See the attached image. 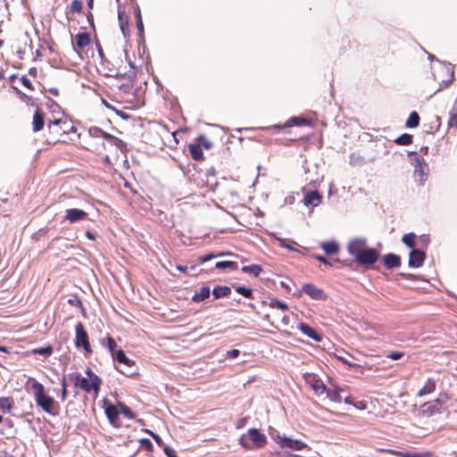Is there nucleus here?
I'll return each mask as SVG.
<instances>
[{
  "instance_id": "obj_1",
  "label": "nucleus",
  "mask_w": 457,
  "mask_h": 457,
  "mask_svg": "<svg viewBox=\"0 0 457 457\" xmlns=\"http://www.w3.org/2000/svg\"><path fill=\"white\" fill-rule=\"evenodd\" d=\"M47 132L46 141L48 145L57 143H66L68 140H74L73 136L79 137L77 127L64 116L63 112H59L57 115L48 117Z\"/></svg>"
},
{
  "instance_id": "obj_2",
  "label": "nucleus",
  "mask_w": 457,
  "mask_h": 457,
  "mask_svg": "<svg viewBox=\"0 0 457 457\" xmlns=\"http://www.w3.org/2000/svg\"><path fill=\"white\" fill-rule=\"evenodd\" d=\"M30 386L37 406L46 413L55 415L59 409L58 403L54 397L48 395L43 384L33 378H29L27 386Z\"/></svg>"
},
{
  "instance_id": "obj_3",
  "label": "nucleus",
  "mask_w": 457,
  "mask_h": 457,
  "mask_svg": "<svg viewBox=\"0 0 457 457\" xmlns=\"http://www.w3.org/2000/svg\"><path fill=\"white\" fill-rule=\"evenodd\" d=\"M114 139V136L97 127H91L88 129L87 136L83 138L82 147L94 153H101L105 149L104 140L112 142Z\"/></svg>"
},
{
  "instance_id": "obj_4",
  "label": "nucleus",
  "mask_w": 457,
  "mask_h": 457,
  "mask_svg": "<svg viewBox=\"0 0 457 457\" xmlns=\"http://www.w3.org/2000/svg\"><path fill=\"white\" fill-rule=\"evenodd\" d=\"M71 378L74 382V386L83 390L87 394H94V397L96 398L99 395L102 379L99 376H94L92 380L83 377L80 373L76 372L70 375Z\"/></svg>"
},
{
  "instance_id": "obj_5",
  "label": "nucleus",
  "mask_w": 457,
  "mask_h": 457,
  "mask_svg": "<svg viewBox=\"0 0 457 457\" xmlns=\"http://www.w3.org/2000/svg\"><path fill=\"white\" fill-rule=\"evenodd\" d=\"M240 445L246 450L262 448L267 444L266 436L257 428H250L247 435H242L239 438Z\"/></svg>"
},
{
  "instance_id": "obj_6",
  "label": "nucleus",
  "mask_w": 457,
  "mask_h": 457,
  "mask_svg": "<svg viewBox=\"0 0 457 457\" xmlns=\"http://www.w3.org/2000/svg\"><path fill=\"white\" fill-rule=\"evenodd\" d=\"M75 345L77 348H83L87 353H91L92 349L89 343L87 332L83 324L79 322L75 326Z\"/></svg>"
},
{
  "instance_id": "obj_7",
  "label": "nucleus",
  "mask_w": 457,
  "mask_h": 457,
  "mask_svg": "<svg viewBox=\"0 0 457 457\" xmlns=\"http://www.w3.org/2000/svg\"><path fill=\"white\" fill-rule=\"evenodd\" d=\"M379 257V253L374 248H366L354 260L356 263L365 268L371 267Z\"/></svg>"
},
{
  "instance_id": "obj_8",
  "label": "nucleus",
  "mask_w": 457,
  "mask_h": 457,
  "mask_svg": "<svg viewBox=\"0 0 457 457\" xmlns=\"http://www.w3.org/2000/svg\"><path fill=\"white\" fill-rule=\"evenodd\" d=\"M304 380L307 385L314 391L315 395L320 396L325 394L327 386L323 381L313 373H305L303 375Z\"/></svg>"
},
{
  "instance_id": "obj_9",
  "label": "nucleus",
  "mask_w": 457,
  "mask_h": 457,
  "mask_svg": "<svg viewBox=\"0 0 457 457\" xmlns=\"http://www.w3.org/2000/svg\"><path fill=\"white\" fill-rule=\"evenodd\" d=\"M366 239L354 238L347 245V251L354 260L366 249Z\"/></svg>"
},
{
  "instance_id": "obj_10",
  "label": "nucleus",
  "mask_w": 457,
  "mask_h": 457,
  "mask_svg": "<svg viewBox=\"0 0 457 457\" xmlns=\"http://www.w3.org/2000/svg\"><path fill=\"white\" fill-rule=\"evenodd\" d=\"M302 292L305 293L314 300H326L328 298L327 295L321 288L317 287L314 284L312 283H306L303 285Z\"/></svg>"
},
{
  "instance_id": "obj_11",
  "label": "nucleus",
  "mask_w": 457,
  "mask_h": 457,
  "mask_svg": "<svg viewBox=\"0 0 457 457\" xmlns=\"http://www.w3.org/2000/svg\"><path fill=\"white\" fill-rule=\"evenodd\" d=\"M104 412H105V415H106L109 422L112 426H114L116 428L120 426V422L119 420V415L120 414L119 404L114 405L112 403H105Z\"/></svg>"
},
{
  "instance_id": "obj_12",
  "label": "nucleus",
  "mask_w": 457,
  "mask_h": 457,
  "mask_svg": "<svg viewBox=\"0 0 457 457\" xmlns=\"http://www.w3.org/2000/svg\"><path fill=\"white\" fill-rule=\"evenodd\" d=\"M121 101L132 104L136 100L134 86L131 83L122 84L119 87Z\"/></svg>"
},
{
  "instance_id": "obj_13",
  "label": "nucleus",
  "mask_w": 457,
  "mask_h": 457,
  "mask_svg": "<svg viewBox=\"0 0 457 457\" xmlns=\"http://www.w3.org/2000/svg\"><path fill=\"white\" fill-rule=\"evenodd\" d=\"M91 37L87 32H79L76 35L75 40L73 41V48L76 52L83 51L87 46L90 45Z\"/></svg>"
},
{
  "instance_id": "obj_14",
  "label": "nucleus",
  "mask_w": 457,
  "mask_h": 457,
  "mask_svg": "<svg viewBox=\"0 0 457 457\" xmlns=\"http://www.w3.org/2000/svg\"><path fill=\"white\" fill-rule=\"evenodd\" d=\"M387 452L396 457H438L435 453L430 451L417 453L408 451L388 450Z\"/></svg>"
},
{
  "instance_id": "obj_15",
  "label": "nucleus",
  "mask_w": 457,
  "mask_h": 457,
  "mask_svg": "<svg viewBox=\"0 0 457 457\" xmlns=\"http://www.w3.org/2000/svg\"><path fill=\"white\" fill-rule=\"evenodd\" d=\"M426 254L423 251L412 249L409 255L408 264L410 267L419 268L423 265Z\"/></svg>"
},
{
  "instance_id": "obj_16",
  "label": "nucleus",
  "mask_w": 457,
  "mask_h": 457,
  "mask_svg": "<svg viewBox=\"0 0 457 457\" xmlns=\"http://www.w3.org/2000/svg\"><path fill=\"white\" fill-rule=\"evenodd\" d=\"M443 404H444V402L442 400H440L439 398H436L433 401L425 403L422 405V412H423V414H426L428 416L434 415L435 413H437L440 411V409Z\"/></svg>"
},
{
  "instance_id": "obj_17",
  "label": "nucleus",
  "mask_w": 457,
  "mask_h": 457,
  "mask_svg": "<svg viewBox=\"0 0 457 457\" xmlns=\"http://www.w3.org/2000/svg\"><path fill=\"white\" fill-rule=\"evenodd\" d=\"M312 121L303 117H292L283 125H274L271 128L274 129H286L292 126H304L311 125Z\"/></svg>"
},
{
  "instance_id": "obj_18",
  "label": "nucleus",
  "mask_w": 457,
  "mask_h": 457,
  "mask_svg": "<svg viewBox=\"0 0 457 457\" xmlns=\"http://www.w3.org/2000/svg\"><path fill=\"white\" fill-rule=\"evenodd\" d=\"M88 216L87 212L81 209L71 208L66 210L65 219L74 223L85 220Z\"/></svg>"
},
{
  "instance_id": "obj_19",
  "label": "nucleus",
  "mask_w": 457,
  "mask_h": 457,
  "mask_svg": "<svg viewBox=\"0 0 457 457\" xmlns=\"http://www.w3.org/2000/svg\"><path fill=\"white\" fill-rule=\"evenodd\" d=\"M46 123V118L43 111L39 108L36 110L32 120V129L34 132H38L43 129Z\"/></svg>"
},
{
  "instance_id": "obj_20",
  "label": "nucleus",
  "mask_w": 457,
  "mask_h": 457,
  "mask_svg": "<svg viewBox=\"0 0 457 457\" xmlns=\"http://www.w3.org/2000/svg\"><path fill=\"white\" fill-rule=\"evenodd\" d=\"M188 151L193 160L196 162H202L204 160L201 144H198L195 140L194 143L188 145Z\"/></svg>"
},
{
  "instance_id": "obj_21",
  "label": "nucleus",
  "mask_w": 457,
  "mask_h": 457,
  "mask_svg": "<svg viewBox=\"0 0 457 457\" xmlns=\"http://www.w3.org/2000/svg\"><path fill=\"white\" fill-rule=\"evenodd\" d=\"M322 196L318 191H309L304 195L303 204L306 206H318L321 202Z\"/></svg>"
},
{
  "instance_id": "obj_22",
  "label": "nucleus",
  "mask_w": 457,
  "mask_h": 457,
  "mask_svg": "<svg viewBox=\"0 0 457 457\" xmlns=\"http://www.w3.org/2000/svg\"><path fill=\"white\" fill-rule=\"evenodd\" d=\"M299 329L303 332V334L313 339L314 341L320 342L321 340V336L318 333V331L314 328L309 326L307 323H300Z\"/></svg>"
},
{
  "instance_id": "obj_23",
  "label": "nucleus",
  "mask_w": 457,
  "mask_h": 457,
  "mask_svg": "<svg viewBox=\"0 0 457 457\" xmlns=\"http://www.w3.org/2000/svg\"><path fill=\"white\" fill-rule=\"evenodd\" d=\"M83 10V3L81 0H72L71 4L66 8L65 14L67 19H71L75 13H81Z\"/></svg>"
},
{
  "instance_id": "obj_24",
  "label": "nucleus",
  "mask_w": 457,
  "mask_h": 457,
  "mask_svg": "<svg viewBox=\"0 0 457 457\" xmlns=\"http://www.w3.org/2000/svg\"><path fill=\"white\" fill-rule=\"evenodd\" d=\"M118 21L123 35L126 36L127 34H129V15L125 12V11H122L120 9L118 11Z\"/></svg>"
},
{
  "instance_id": "obj_25",
  "label": "nucleus",
  "mask_w": 457,
  "mask_h": 457,
  "mask_svg": "<svg viewBox=\"0 0 457 457\" xmlns=\"http://www.w3.org/2000/svg\"><path fill=\"white\" fill-rule=\"evenodd\" d=\"M384 264L389 270L397 268L401 265V259L395 253H388L384 256Z\"/></svg>"
},
{
  "instance_id": "obj_26",
  "label": "nucleus",
  "mask_w": 457,
  "mask_h": 457,
  "mask_svg": "<svg viewBox=\"0 0 457 457\" xmlns=\"http://www.w3.org/2000/svg\"><path fill=\"white\" fill-rule=\"evenodd\" d=\"M436 383L432 378H428L424 386L417 393L418 397L433 393L436 390Z\"/></svg>"
},
{
  "instance_id": "obj_27",
  "label": "nucleus",
  "mask_w": 457,
  "mask_h": 457,
  "mask_svg": "<svg viewBox=\"0 0 457 457\" xmlns=\"http://www.w3.org/2000/svg\"><path fill=\"white\" fill-rule=\"evenodd\" d=\"M112 357L113 358V360L117 361L118 362L122 363L129 367H131L135 364V361L129 359L126 356L124 351L121 349H119L117 352H114L113 354L112 355Z\"/></svg>"
},
{
  "instance_id": "obj_28",
  "label": "nucleus",
  "mask_w": 457,
  "mask_h": 457,
  "mask_svg": "<svg viewBox=\"0 0 457 457\" xmlns=\"http://www.w3.org/2000/svg\"><path fill=\"white\" fill-rule=\"evenodd\" d=\"M134 12H135V19H136V26L138 31V35L140 37H143L144 36V24L142 20V14L139 5L136 3L134 5Z\"/></svg>"
},
{
  "instance_id": "obj_29",
  "label": "nucleus",
  "mask_w": 457,
  "mask_h": 457,
  "mask_svg": "<svg viewBox=\"0 0 457 457\" xmlns=\"http://www.w3.org/2000/svg\"><path fill=\"white\" fill-rule=\"evenodd\" d=\"M320 248L326 253L328 255H333L338 253L339 245L335 241H327L320 244Z\"/></svg>"
},
{
  "instance_id": "obj_30",
  "label": "nucleus",
  "mask_w": 457,
  "mask_h": 457,
  "mask_svg": "<svg viewBox=\"0 0 457 457\" xmlns=\"http://www.w3.org/2000/svg\"><path fill=\"white\" fill-rule=\"evenodd\" d=\"M283 445L287 446L290 449L300 451L307 447L306 444L299 440H294L290 438H285L283 441Z\"/></svg>"
},
{
  "instance_id": "obj_31",
  "label": "nucleus",
  "mask_w": 457,
  "mask_h": 457,
  "mask_svg": "<svg viewBox=\"0 0 457 457\" xmlns=\"http://www.w3.org/2000/svg\"><path fill=\"white\" fill-rule=\"evenodd\" d=\"M231 293V289L227 286H216L212 289V295L215 299H220L224 296L229 295Z\"/></svg>"
},
{
  "instance_id": "obj_32",
  "label": "nucleus",
  "mask_w": 457,
  "mask_h": 457,
  "mask_svg": "<svg viewBox=\"0 0 457 457\" xmlns=\"http://www.w3.org/2000/svg\"><path fill=\"white\" fill-rule=\"evenodd\" d=\"M210 296V287L207 286L202 287L199 290V292H196L193 297L192 300L195 303H199Z\"/></svg>"
},
{
  "instance_id": "obj_33",
  "label": "nucleus",
  "mask_w": 457,
  "mask_h": 457,
  "mask_svg": "<svg viewBox=\"0 0 457 457\" xmlns=\"http://www.w3.org/2000/svg\"><path fill=\"white\" fill-rule=\"evenodd\" d=\"M14 407V400L12 397H1L0 398V411L4 412H10Z\"/></svg>"
},
{
  "instance_id": "obj_34",
  "label": "nucleus",
  "mask_w": 457,
  "mask_h": 457,
  "mask_svg": "<svg viewBox=\"0 0 457 457\" xmlns=\"http://www.w3.org/2000/svg\"><path fill=\"white\" fill-rule=\"evenodd\" d=\"M341 388L338 386H335L334 388H327L325 394L327 397H328L331 401L339 403L341 402Z\"/></svg>"
},
{
  "instance_id": "obj_35",
  "label": "nucleus",
  "mask_w": 457,
  "mask_h": 457,
  "mask_svg": "<svg viewBox=\"0 0 457 457\" xmlns=\"http://www.w3.org/2000/svg\"><path fill=\"white\" fill-rule=\"evenodd\" d=\"M215 268L219 269V270L229 269V270L235 271L238 269V264L237 262L221 261V262H217L215 263Z\"/></svg>"
},
{
  "instance_id": "obj_36",
  "label": "nucleus",
  "mask_w": 457,
  "mask_h": 457,
  "mask_svg": "<svg viewBox=\"0 0 457 457\" xmlns=\"http://www.w3.org/2000/svg\"><path fill=\"white\" fill-rule=\"evenodd\" d=\"M242 271L244 273L252 274L254 277H258L261 274V272L262 271V266H260L258 264H251V265L244 266L242 268Z\"/></svg>"
},
{
  "instance_id": "obj_37",
  "label": "nucleus",
  "mask_w": 457,
  "mask_h": 457,
  "mask_svg": "<svg viewBox=\"0 0 457 457\" xmlns=\"http://www.w3.org/2000/svg\"><path fill=\"white\" fill-rule=\"evenodd\" d=\"M54 353V348L51 345H48L45 347H38V348H34L31 350V353L32 354H40V355H44L45 357H49L50 355H52Z\"/></svg>"
},
{
  "instance_id": "obj_38",
  "label": "nucleus",
  "mask_w": 457,
  "mask_h": 457,
  "mask_svg": "<svg viewBox=\"0 0 457 457\" xmlns=\"http://www.w3.org/2000/svg\"><path fill=\"white\" fill-rule=\"evenodd\" d=\"M420 124V115L417 112H412L409 115L408 120H406L405 126L407 128L414 129L417 128Z\"/></svg>"
},
{
  "instance_id": "obj_39",
  "label": "nucleus",
  "mask_w": 457,
  "mask_h": 457,
  "mask_svg": "<svg viewBox=\"0 0 457 457\" xmlns=\"http://www.w3.org/2000/svg\"><path fill=\"white\" fill-rule=\"evenodd\" d=\"M412 135L404 133L395 139V143L399 145H409L412 143Z\"/></svg>"
},
{
  "instance_id": "obj_40",
  "label": "nucleus",
  "mask_w": 457,
  "mask_h": 457,
  "mask_svg": "<svg viewBox=\"0 0 457 457\" xmlns=\"http://www.w3.org/2000/svg\"><path fill=\"white\" fill-rule=\"evenodd\" d=\"M227 253H224V252H220V253H209L207 254H204V255H202V256H199L197 258V262L199 263H204L208 261H211L216 257H220V256H223V255H226Z\"/></svg>"
},
{
  "instance_id": "obj_41",
  "label": "nucleus",
  "mask_w": 457,
  "mask_h": 457,
  "mask_svg": "<svg viewBox=\"0 0 457 457\" xmlns=\"http://www.w3.org/2000/svg\"><path fill=\"white\" fill-rule=\"evenodd\" d=\"M416 236L414 233H407L403 235L402 241L403 243L410 248H413L415 245Z\"/></svg>"
},
{
  "instance_id": "obj_42",
  "label": "nucleus",
  "mask_w": 457,
  "mask_h": 457,
  "mask_svg": "<svg viewBox=\"0 0 457 457\" xmlns=\"http://www.w3.org/2000/svg\"><path fill=\"white\" fill-rule=\"evenodd\" d=\"M119 407H120V412L121 414H123L126 418H128L129 420L135 419V414L133 413V411L130 410V408L129 406H127L126 404H124L122 403H119Z\"/></svg>"
},
{
  "instance_id": "obj_43",
  "label": "nucleus",
  "mask_w": 457,
  "mask_h": 457,
  "mask_svg": "<svg viewBox=\"0 0 457 457\" xmlns=\"http://www.w3.org/2000/svg\"><path fill=\"white\" fill-rule=\"evenodd\" d=\"M235 290L238 294H240L243 296H245V298L253 299V291H252L251 288H248V287H242V286H238V287H235Z\"/></svg>"
},
{
  "instance_id": "obj_44",
  "label": "nucleus",
  "mask_w": 457,
  "mask_h": 457,
  "mask_svg": "<svg viewBox=\"0 0 457 457\" xmlns=\"http://www.w3.org/2000/svg\"><path fill=\"white\" fill-rule=\"evenodd\" d=\"M195 141L198 144H201V147H204L206 150H209L212 147V143L204 135H200Z\"/></svg>"
},
{
  "instance_id": "obj_45",
  "label": "nucleus",
  "mask_w": 457,
  "mask_h": 457,
  "mask_svg": "<svg viewBox=\"0 0 457 457\" xmlns=\"http://www.w3.org/2000/svg\"><path fill=\"white\" fill-rule=\"evenodd\" d=\"M269 306L270 308H278V309H280L282 311H287L288 310V306L287 303L281 302V301H278L277 299H271L270 302L269 303Z\"/></svg>"
},
{
  "instance_id": "obj_46",
  "label": "nucleus",
  "mask_w": 457,
  "mask_h": 457,
  "mask_svg": "<svg viewBox=\"0 0 457 457\" xmlns=\"http://www.w3.org/2000/svg\"><path fill=\"white\" fill-rule=\"evenodd\" d=\"M68 303L72 306L79 308L81 310L82 314L85 315L86 310L83 306L82 301L79 297L75 296L73 298H70L68 300Z\"/></svg>"
},
{
  "instance_id": "obj_47",
  "label": "nucleus",
  "mask_w": 457,
  "mask_h": 457,
  "mask_svg": "<svg viewBox=\"0 0 457 457\" xmlns=\"http://www.w3.org/2000/svg\"><path fill=\"white\" fill-rule=\"evenodd\" d=\"M106 342L107 343H106L105 345L109 349V351L111 352V354L112 355L114 352L118 351L116 349L117 344H116L115 340L112 337H107Z\"/></svg>"
},
{
  "instance_id": "obj_48",
  "label": "nucleus",
  "mask_w": 457,
  "mask_h": 457,
  "mask_svg": "<svg viewBox=\"0 0 457 457\" xmlns=\"http://www.w3.org/2000/svg\"><path fill=\"white\" fill-rule=\"evenodd\" d=\"M271 457H299L294 453H291L287 451L281 450L271 453Z\"/></svg>"
},
{
  "instance_id": "obj_49",
  "label": "nucleus",
  "mask_w": 457,
  "mask_h": 457,
  "mask_svg": "<svg viewBox=\"0 0 457 457\" xmlns=\"http://www.w3.org/2000/svg\"><path fill=\"white\" fill-rule=\"evenodd\" d=\"M21 82L22 83V85L29 89V90H34V87L32 85V82L26 77V76H22L21 79H20Z\"/></svg>"
},
{
  "instance_id": "obj_50",
  "label": "nucleus",
  "mask_w": 457,
  "mask_h": 457,
  "mask_svg": "<svg viewBox=\"0 0 457 457\" xmlns=\"http://www.w3.org/2000/svg\"><path fill=\"white\" fill-rule=\"evenodd\" d=\"M404 353L403 352H391L389 353L388 354H386V357L389 358V359H392V360H399L401 359L402 357L404 356Z\"/></svg>"
},
{
  "instance_id": "obj_51",
  "label": "nucleus",
  "mask_w": 457,
  "mask_h": 457,
  "mask_svg": "<svg viewBox=\"0 0 457 457\" xmlns=\"http://www.w3.org/2000/svg\"><path fill=\"white\" fill-rule=\"evenodd\" d=\"M140 443H141V446H143L144 448H145L147 451H152L153 450V445L151 443V441L147 438H143L140 440Z\"/></svg>"
},
{
  "instance_id": "obj_52",
  "label": "nucleus",
  "mask_w": 457,
  "mask_h": 457,
  "mask_svg": "<svg viewBox=\"0 0 457 457\" xmlns=\"http://www.w3.org/2000/svg\"><path fill=\"white\" fill-rule=\"evenodd\" d=\"M416 162H417V163H416V165H415V172L420 171V173L421 175H423V173H424V172H423V169H422V164H423V162H424L423 158H418V159L416 160Z\"/></svg>"
},
{
  "instance_id": "obj_53",
  "label": "nucleus",
  "mask_w": 457,
  "mask_h": 457,
  "mask_svg": "<svg viewBox=\"0 0 457 457\" xmlns=\"http://www.w3.org/2000/svg\"><path fill=\"white\" fill-rule=\"evenodd\" d=\"M86 16L90 27L92 29H95L94 15L92 10L88 9L87 12L86 13Z\"/></svg>"
},
{
  "instance_id": "obj_54",
  "label": "nucleus",
  "mask_w": 457,
  "mask_h": 457,
  "mask_svg": "<svg viewBox=\"0 0 457 457\" xmlns=\"http://www.w3.org/2000/svg\"><path fill=\"white\" fill-rule=\"evenodd\" d=\"M312 256L314 259H316L317 261H319V262H322V263H324V264H326V265H329V266H331V265H332V263H331L328 260H327L324 256H322V255H319V254H312Z\"/></svg>"
},
{
  "instance_id": "obj_55",
  "label": "nucleus",
  "mask_w": 457,
  "mask_h": 457,
  "mask_svg": "<svg viewBox=\"0 0 457 457\" xmlns=\"http://www.w3.org/2000/svg\"><path fill=\"white\" fill-rule=\"evenodd\" d=\"M239 353H240L239 350L232 349V350L228 351L226 355L228 358H237V357H238Z\"/></svg>"
},
{
  "instance_id": "obj_56",
  "label": "nucleus",
  "mask_w": 457,
  "mask_h": 457,
  "mask_svg": "<svg viewBox=\"0 0 457 457\" xmlns=\"http://www.w3.org/2000/svg\"><path fill=\"white\" fill-rule=\"evenodd\" d=\"M164 453H166V455L168 457H178L176 452L172 448H170L169 446H166L164 448Z\"/></svg>"
},
{
  "instance_id": "obj_57",
  "label": "nucleus",
  "mask_w": 457,
  "mask_h": 457,
  "mask_svg": "<svg viewBox=\"0 0 457 457\" xmlns=\"http://www.w3.org/2000/svg\"><path fill=\"white\" fill-rule=\"evenodd\" d=\"M151 435H152L153 438L155 440V442H156L160 446H162V445H163V442H162V438H161L158 435H156V434H154V433H151Z\"/></svg>"
},
{
  "instance_id": "obj_58",
  "label": "nucleus",
  "mask_w": 457,
  "mask_h": 457,
  "mask_svg": "<svg viewBox=\"0 0 457 457\" xmlns=\"http://www.w3.org/2000/svg\"><path fill=\"white\" fill-rule=\"evenodd\" d=\"M68 397V390L67 388H62V392H61V400L62 402L66 401Z\"/></svg>"
},
{
  "instance_id": "obj_59",
  "label": "nucleus",
  "mask_w": 457,
  "mask_h": 457,
  "mask_svg": "<svg viewBox=\"0 0 457 457\" xmlns=\"http://www.w3.org/2000/svg\"><path fill=\"white\" fill-rule=\"evenodd\" d=\"M86 374L87 375V378H89L90 380H92L94 376H97L90 368H87L86 370Z\"/></svg>"
},
{
  "instance_id": "obj_60",
  "label": "nucleus",
  "mask_w": 457,
  "mask_h": 457,
  "mask_svg": "<svg viewBox=\"0 0 457 457\" xmlns=\"http://www.w3.org/2000/svg\"><path fill=\"white\" fill-rule=\"evenodd\" d=\"M353 405L360 410H364L366 408V403L363 401L353 403Z\"/></svg>"
},
{
  "instance_id": "obj_61",
  "label": "nucleus",
  "mask_w": 457,
  "mask_h": 457,
  "mask_svg": "<svg viewBox=\"0 0 457 457\" xmlns=\"http://www.w3.org/2000/svg\"><path fill=\"white\" fill-rule=\"evenodd\" d=\"M48 92L54 96H59V90L55 87L49 88Z\"/></svg>"
},
{
  "instance_id": "obj_62",
  "label": "nucleus",
  "mask_w": 457,
  "mask_h": 457,
  "mask_svg": "<svg viewBox=\"0 0 457 457\" xmlns=\"http://www.w3.org/2000/svg\"><path fill=\"white\" fill-rule=\"evenodd\" d=\"M37 73V68H35V67H32L29 70V74L33 77H36Z\"/></svg>"
},
{
  "instance_id": "obj_63",
  "label": "nucleus",
  "mask_w": 457,
  "mask_h": 457,
  "mask_svg": "<svg viewBox=\"0 0 457 457\" xmlns=\"http://www.w3.org/2000/svg\"><path fill=\"white\" fill-rule=\"evenodd\" d=\"M87 6L88 9L93 10L94 8V0H87Z\"/></svg>"
},
{
  "instance_id": "obj_64",
  "label": "nucleus",
  "mask_w": 457,
  "mask_h": 457,
  "mask_svg": "<svg viewBox=\"0 0 457 457\" xmlns=\"http://www.w3.org/2000/svg\"><path fill=\"white\" fill-rule=\"evenodd\" d=\"M177 270H179V271H182V272H187V266H182V265H178L177 266Z\"/></svg>"
}]
</instances>
